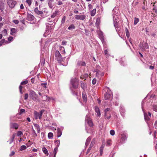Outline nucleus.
<instances>
[{
	"instance_id": "f257e3e1",
	"label": "nucleus",
	"mask_w": 157,
	"mask_h": 157,
	"mask_svg": "<svg viewBox=\"0 0 157 157\" xmlns=\"http://www.w3.org/2000/svg\"><path fill=\"white\" fill-rule=\"evenodd\" d=\"M72 88L76 89L78 88L79 84L78 80L76 78H72L70 81Z\"/></svg>"
},
{
	"instance_id": "f03ea898",
	"label": "nucleus",
	"mask_w": 157,
	"mask_h": 157,
	"mask_svg": "<svg viewBox=\"0 0 157 157\" xmlns=\"http://www.w3.org/2000/svg\"><path fill=\"white\" fill-rule=\"evenodd\" d=\"M45 110L44 109L41 110L39 113L35 111L34 112V116L36 119H40L43 113L44 112Z\"/></svg>"
},
{
	"instance_id": "7ed1b4c3",
	"label": "nucleus",
	"mask_w": 157,
	"mask_h": 157,
	"mask_svg": "<svg viewBox=\"0 0 157 157\" xmlns=\"http://www.w3.org/2000/svg\"><path fill=\"white\" fill-rule=\"evenodd\" d=\"M143 101H142V109L143 112L144 113V119L145 121L147 123V124L148 126H149V124L148 123V121L149 120L150 117H151V114L150 112H148V115L147 114L145 113L144 111L143 107L144 105L143 104Z\"/></svg>"
},
{
	"instance_id": "20e7f679",
	"label": "nucleus",
	"mask_w": 157,
	"mask_h": 157,
	"mask_svg": "<svg viewBox=\"0 0 157 157\" xmlns=\"http://www.w3.org/2000/svg\"><path fill=\"white\" fill-rule=\"evenodd\" d=\"M29 96L34 101H40V100L37 97V94L34 91L31 90L29 93Z\"/></svg>"
},
{
	"instance_id": "39448f33",
	"label": "nucleus",
	"mask_w": 157,
	"mask_h": 157,
	"mask_svg": "<svg viewBox=\"0 0 157 157\" xmlns=\"http://www.w3.org/2000/svg\"><path fill=\"white\" fill-rule=\"evenodd\" d=\"M115 16L113 15V21L114 27L116 29V31L117 32H119L121 31V29L120 27L118 25L117 23V19H115Z\"/></svg>"
},
{
	"instance_id": "423d86ee",
	"label": "nucleus",
	"mask_w": 157,
	"mask_h": 157,
	"mask_svg": "<svg viewBox=\"0 0 157 157\" xmlns=\"http://www.w3.org/2000/svg\"><path fill=\"white\" fill-rule=\"evenodd\" d=\"M53 26L51 27V26H49L48 25L47 26L46 32L44 34V36H45L47 35H49L53 31Z\"/></svg>"
},
{
	"instance_id": "0eeeda50",
	"label": "nucleus",
	"mask_w": 157,
	"mask_h": 157,
	"mask_svg": "<svg viewBox=\"0 0 157 157\" xmlns=\"http://www.w3.org/2000/svg\"><path fill=\"white\" fill-rule=\"evenodd\" d=\"M85 121L90 126L92 127L93 126V124L91 119L88 115H86L85 117Z\"/></svg>"
},
{
	"instance_id": "6e6552de",
	"label": "nucleus",
	"mask_w": 157,
	"mask_h": 157,
	"mask_svg": "<svg viewBox=\"0 0 157 157\" xmlns=\"http://www.w3.org/2000/svg\"><path fill=\"white\" fill-rule=\"evenodd\" d=\"M7 3L10 7L11 8H13L16 4L15 1L12 0H8Z\"/></svg>"
},
{
	"instance_id": "1a4fd4ad",
	"label": "nucleus",
	"mask_w": 157,
	"mask_h": 157,
	"mask_svg": "<svg viewBox=\"0 0 157 157\" xmlns=\"http://www.w3.org/2000/svg\"><path fill=\"white\" fill-rule=\"evenodd\" d=\"M55 57L56 60L58 61H61L62 58L61 55L58 50L56 51Z\"/></svg>"
},
{
	"instance_id": "9d476101",
	"label": "nucleus",
	"mask_w": 157,
	"mask_h": 157,
	"mask_svg": "<svg viewBox=\"0 0 157 157\" xmlns=\"http://www.w3.org/2000/svg\"><path fill=\"white\" fill-rule=\"evenodd\" d=\"M34 12H35V13L37 14L40 15L41 17L43 18H44V17L45 16H44V15H43V12L42 11H40L38 10V8H35L34 10Z\"/></svg>"
},
{
	"instance_id": "9b49d317",
	"label": "nucleus",
	"mask_w": 157,
	"mask_h": 157,
	"mask_svg": "<svg viewBox=\"0 0 157 157\" xmlns=\"http://www.w3.org/2000/svg\"><path fill=\"white\" fill-rule=\"evenodd\" d=\"M110 110V108H107L105 110V117L106 119H109L111 117V115L110 114H109V116L108 117L106 116L107 115L109 114V113L108 112Z\"/></svg>"
},
{
	"instance_id": "f8f14e48",
	"label": "nucleus",
	"mask_w": 157,
	"mask_h": 157,
	"mask_svg": "<svg viewBox=\"0 0 157 157\" xmlns=\"http://www.w3.org/2000/svg\"><path fill=\"white\" fill-rule=\"evenodd\" d=\"M19 125L15 123H11L10 124V128H11L17 129L19 127Z\"/></svg>"
},
{
	"instance_id": "ddd939ff",
	"label": "nucleus",
	"mask_w": 157,
	"mask_h": 157,
	"mask_svg": "<svg viewBox=\"0 0 157 157\" xmlns=\"http://www.w3.org/2000/svg\"><path fill=\"white\" fill-rule=\"evenodd\" d=\"M75 18L77 20H83L86 18V16L84 15H75Z\"/></svg>"
},
{
	"instance_id": "4468645a",
	"label": "nucleus",
	"mask_w": 157,
	"mask_h": 157,
	"mask_svg": "<svg viewBox=\"0 0 157 157\" xmlns=\"http://www.w3.org/2000/svg\"><path fill=\"white\" fill-rule=\"evenodd\" d=\"M35 17L33 15L31 14H28L27 19L29 21H32L34 20Z\"/></svg>"
},
{
	"instance_id": "2eb2a0df",
	"label": "nucleus",
	"mask_w": 157,
	"mask_h": 157,
	"mask_svg": "<svg viewBox=\"0 0 157 157\" xmlns=\"http://www.w3.org/2000/svg\"><path fill=\"white\" fill-rule=\"evenodd\" d=\"M142 45V46H140V47L143 50L145 49H148L149 48L148 44L147 43H145L144 44Z\"/></svg>"
},
{
	"instance_id": "dca6fc26",
	"label": "nucleus",
	"mask_w": 157,
	"mask_h": 157,
	"mask_svg": "<svg viewBox=\"0 0 157 157\" xmlns=\"http://www.w3.org/2000/svg\"><path fill=\"white\" fill-rule=\"evenodd\" d=\"M95 112L97 113V116L98 117H100L101 116L100 111L98 107L96 106L95 107Z\"/></svg>"
},
{
	"instance_id": "f3484780",
	"label": "nucleus",
	"mask_w": 157,
	"mask_h": 157,
	"mask_svg": "<svg viewBox=\"0 0 157 157\" xmlns=\"http://www.w3.org/2000/svg\"><path fill=\"white\" fill-rule=\"evenodd\" d=\"M96 72V76L98 78L101 77L104 75V73L101 72L99 70H97Z\"/></svg>"
},
{
	"instance_id": "a211bd4d",
	"label": "nucleus",
	"mask_w": 157,
	"mask_h": 157,
	"mask_svg": "<svg viewBox=\"0 0 157 157\" xmlns=\"http://www.w3.org/2000/svg\"><path fill=\"white\" fill-rule=\"evenodd\" d=\"M111 97V95L110 94L107 93L105 94L104 95V98L105 100L109 99H110Z\"/></svg>"
},
{
	"instance_id": "6ab92c4d",
	"label": "nucleus",
	"mask_w": 157,
	"mask_h": 157,
	"mask_svg": "<svg viewBox=\"0 0 157 157\" xmlns=\"http://www.w3.org/2000/svg\"><path fill=\"white\" fill-rule=\"evenodd\" d=\"M15 136V134L14 133L12 137L8 141V142H9L10 144H11L13 142Z\"/></svg>"
},
{
	"instance_id": "aec40b11",
	"label": "nucleus",
	"mask_w": 157,
	"mask_h": 157,
	"mask_svg": "<svg viewBox=\"0 0 157 157\" xmlns=\"http://www.w3.org/2000/svg\"><path fill=\"white\" fill-rule=\"evenodd\" d=\"M33 125L35 129L37 130V133H39L40 131V128L38 124H34Z\"/></svg>"
},
{
	"instance_id": "412c9836",
	"label": "nucleus",
	"mask_w": 157,
	"mask_h": 157,
	"mask_svg": "<svg viewBox=\"0 0 157 157\" xmlns=\"http://www.w3.org/2000/svg\"><path fill=\"white\" fill-rule=\"evenodd\" d=\"M4 9V3L2 2H0V10L1 12H2L3 11Z\"/></svg>"
},
{
	"instance_id": "4be33fe9",
	"label": "nucleus",
	"mask_w": 157,
	"mask_h": 157,
	"mask_svg": "<svg viewBox=\"0 0 157 157\" xmlns=\"http://www.w3.org/2000/svg\"><path fill=\"white\" fill-rule=\"evenodd\" d=\"M105 147V144H102L100 148V155H101L103 154V150Z\"/></svg>"
},
{
	"instance_id": "5701e85b",
	"label": "nucleus",
	"mask_w": 157,
	"mask_h": 157,
	"mask_svg": "<svg viewBox=\"0 0 157 157\" xmlns=\"http://www.w3.org/2000/svg\"><path fill=\"white\" fill-rule=\"evenodd\" d=\"M58 13V11L57 10L55 11L54 12L53 14L51 16V18H53L56 17L57 16V15Z\"/></svg>"
},
{
	"instance_id": "b1692460",
	"label": "nucleus",
	"mask_w": 157,
	"mask_h": 157,
	"mask_svg": "<svg viewBox=\"0 0 157 157\" xmlns=\"http://www.w3.org/2000/svg\"><path fill=\"white\" fill-rule=\"evenodd\" d=\"M77 64L79 66H85L86 65L85 63L82 61H78Z\"/></svg>"
},
{
	"instance_id": "393cba45",
	"label": "nucleus",
	"mask_w": 157,
	"mask_h": 157,
	"mask_svg": "<svg viewBox=\"0 0 157 157\" xmlns=\"http://www.w3.org/2000/svg\"><path fill=\"white\" fill-rule=\"evenodd\" d=\"M91 140V138L90 137H89L87 138V139L86 143H85V146L86 147L89 144L90 142V141Z\"/></svg>"
},
{
	"instance_id": "a878e982",
	"label": "nucleus",
	"mask_w": 157,
	"mask_h": 157,
	"mask_svg": "<svg viewBox=\"0 0 157 157\" xmlns=\"http://www.w3.org/2000/svg\"><path fill=\"white\" fill-rule=\"evenodd\" d=\"M96 10L95 9H94L90 12V13L91 16H94L95 14Z\"/></svg>"
},
{
	"instance_id": "bb28decb",
	"label": "nucleus",
	"mask_w": 157,
	"mask_h": 157,
	"mask_svg": "<svg viewBox=\"0 0 157 157\" xmlns=\"http://www.w3.org/2000/svg\"><path fill=\"white\" fill-rule=\"evenodd\" d=\"M43 12V15H44V16H45L46 15V16L44 17H47L48 15V12L47 9H44V10Z\"/></svg>"
},
{
	"instance_id": "cd10ccee",
	"label": "nucleus",
	"mask_w": 157,
	"mask_h": 157,
	"mask_svg": "<svg viewBox=\"0 0 157 157\" xmlns=\"http://www.w3.org/2000/svg\"><path fill=\"white\" fill-rule=\"evenodd\" d=\"M57 137H60L62 135V132L61 131L60 129L59 128L57 129Z\"/></svg>"
},
{
	"instance_id": "c85d7f7f",
	"label": "nucleus",
	"mask_w": 157,
	"mask_h": 157,
	"mask_svg": "<svg viewBox=\"0 0 157 157\" xmlns=\"http://www.w3.org/2000/svg\"><path fill=\"white\" fill-rule=\"evenodd\" d=\"M42 151L46 155L48 156V151L47 149L44 147L42 148Z\"/></svg>"
},
{
	"instance_id": "c756f323",
	"label": "nucleus",
	"mask_w": 157,
	"mask_h": 157,
	"mask_svg": "<svg viewBox=\"0 0 157 157\" xmlns=\"http://www.w3.org/2000/svg\"><path fill=\"white\" fill-rule=\"evenodd\" d=\"M82 98L84 101L86 102V95L85 92L82 93Z\"/></svg>"
},
{
	"instance_id": "7c9ffc66",
	"label": "nucleus",
	"mask_w": 157,
	"mask_h": 157,
	"mask_svg": "<svg viewBox=\"0 0 157 157\" xmlns=\"http://www.w3.org/2000/svg\"><path fill=\"white\" fill-rule=\"evenodd\" d=\"M99 37L100 40H101L102 42V43L103 44H104V43H105L104 42V37L103 35H99Z\"/></svg>"
},
{
	"instance_id": "2f4dec72",
	"label": "nucleus",
	"mask_w": 157,
	"mask_h": 157,
	"mask_svg": "<svg viewBox=\"0 0 157 157\" xmlns=\"http://www.w3.org/2000/svg\"><path fill=\"white\" fill-rule=\"evenodd\" d=\"M117 11V10L115 8L113 10V15L115 16V19H117V16L116 15V12Z\"/></svg>"
},
{
	"instance_id": "473e14b6",
	"label": "nucleus",
	"mask_w": 157,
	"mask_h": 157,
	"mask_svg": "<svg viewBox=\"0 0 157 157\" xmlns=\"http://www.w3.org/2000/svg\"><path fill=\"white\" fill-rule=\"evenodd\" d=\"M75 28V27L73 24H71L68 27V29L69 30L74 29Z\"/></svg>"
},
{
	"instance_id": "72a5a7b5",
	"label": "nucleus",
	"mask_w": 157,
	"mask_h": 157,
	"mask_svg": "<svg viewBox=\"0 0 157 157\" xmlns=\"http://www.w3.org/2000/svg\"><path fill=\"white\" fill-rule=\"evenodd\" d=\"M53 134L52 132H49L48 134V137L49 139H52L53 138Z\"/></svg>"
},
{
	"instance_id": "f704fd0d",
	"label": "nucleus",
	"mask_w": 157,
	"mask_h": 157,
	"mask_svg": "<svg viewBox=\"0 0 157 157\" xmlns=\"http://www.w3.org/2000/svg\"><path fill=\"white\" fill-rule=\"evenodd\" d=\"M125 31H126V36L128 38H129V36H130L128 30V29L126 28H125Z\"/></svg>"
},
{
	"instance_id": "c9c22d12",
	"label": "nucleus",
	"mask_w": 157,
	"mask_h": 157,
	"mask_svg": "<svg viewBox=\"0 0 157 157\" xmlns=\"http://www.w3.org/2000/svg\"><path fill=\"white\" fill-rule=\"evenodd\" d=\"M32 0H26V2L28 4L29 6H30L32 2Z\"/></svg>"
},
{
	"instance_id": "e433bc0d",
	"label": "nucleus",
	"mask_w": 157,
	"mask_h": 157,
	"mask_svg": "<svg viewBox=\"0 0 157 157\" xmlns=\"http://www.w3.org/2000/svg\"><path fill=\"white\" fill-rule=\"evenodd\" d=\"M1 33L2 35H3L4 36H6L7 34V30L6 29H4L2 32Z\"/></svg>"
},
{
	"instance_id": "4c0bfd02",
	"label": "nucleus",
	"mask_w": 157,
	"mask_h": 157,
	"mask_svg": "<svg viewBox=\"0 0 157 157\" xmlns=\"http://www.w3.org/2000/svg\"><path fill=\"white\" fill-rule=\"evenodd\" d=\"M32 129L33 130L32 134L33 135V136L35 137H36L37 136V135L35 131L34 130L33 127H32Z\"/></svg>"
},
{
	"instance_id": "58836bf2",
	"label": "nucleus",
	"mask_w": 157,
	"mask_h": 157,
	"mask_svg": "<svg viewBox=\"0 0 157 157\" xmlns=\"http://www.w3.org/2000/svg\"><path fill=\"white\" fill-rule=\"evenodd\" d=\"M45 98L43 100L44 101H45L46 100H48V101L51 100H54V99L53 98H50L49 97H47V96H45Z\"/></svg>"
},
{
	"instance_id": "ea45409f",
	"label": "nucleus",
	"mask_w": 157,
	"mask_h": 157,
	"mask_svg": "<svg viewBox=\"0 0 157 157\" xmlns=\"http://www.w3.org/2000/svg\"><path fill=\"white\" fill-rule=\"evenodd\" d=\"M49 1L48 2V6L49 7L52 9L53 7V5H52V4L51 2H50V1H51V2H53V0H49Z\"/></svg>"
},
{
	"instance_id": "a19ab883",
	"label": "nucleus",
	"mask_w": 157,
	"mask_h": 157,
	"mask_svg": "<svg viewBox=\"0 0 157 157\" xmlns=\"http://www.w3.org/2000/svg\"><path fill=\"white\" fill-rule=\"evenodd\" d=\"M16 32V30L15 28H12L11 30L10 34L13 35V33H14Z\"/></svg>"
},
{
	"instance_id": "79ce46f5",
	"label": "nucleus",
	"mask_w": 157,
	"mask_h": 157,
	"mask_svg": "<svg viewBox=\"0 0 157 157\" xmlns=\"http://www.w3.org/2000/svg\"><path fill=\"white\" fill-rule=\"evenodd\" d=\"M23 133L21 131H18L17 133V136H18L21 137L23 135Z\"/></svg>"
},
{
	"instance_id": "37998d69",
	"label": "nucleus",
	"mask_w": 157,
	"mask_h": 157,
	"mask_svg": "<svg viewBox=\"0 0 157 157\" xmlns=\"http://www.w3.org/2000/svg\"><path fill=\"white\" fill-rule=\"evenodd\" d=\"M139 21V19L138 18L135 17L134 21V24L136 25Z\"/></svg>"
},
{
	"instance_id": "c03bdc74",
	"label": "nucleus",
	"mask_w": 157,
	"mask_h": 157,
	"mask_svg": "<svg viewBox=\"0 0 157 157\" xmlns=\"http://www.w3.org/2000/svg\"><path fill=\"white\" fill-rule=\"evenodd\" d=\"M105 55L106 56V57L107 58L108 57L109 54L108 53V52L107 49H105L104 51Z\"/></svg>"
},
{
	"instance_id": "a18cd8bd",
	"label": "nucleus",
	"mask_w": 157,
	"mask_h": 157,
	"mask_svg": "<svg viewBox=\"0 0 157 157\" xmlns=\"http://www.w3.org/2000/svg\"><path fill=\"white\" fill-rule=\"evenodd\" d=\"M59 48L60 49V50H62V54H65V53L64 48V47L63 46H60L59 47Z\"/></svg>"
},
{
	"instance_id": "49530a36",
	"label": "nucleus",
	"mask_w": 157,
	"mask_h": 157,
	"mask_svg": "<svg viewBox=\"0 0 157 157\" xmlns=\"http://www.w3.org/2000/svg\"><path fill=\"white\" fill-rule=\"evenodd\" d=\"M71 89L72 90V92L73 94L75 95H77L78 94V93L75 91H74L72 89V88L71 87H70Z\"/></svg>"
},
{
	"instance_id": "de8ad7c7",
	"label": "nucleus",
	"mask_w": 157,
	"mask_h": 157,
	"mask_svg": "<svg viewBox=\"0 0 157 157\" xmlns=\"http://www.w3.org/2000/svg\"><path fill=\"white\" fill-rule=\"evenodd\" d=\"M57 151H58V147H56L54 149V151H53V152L54 154V157H55V156H56V154L57 152Z\"/></svg>"
},
{
	"instance_id": "09e8293b",
	"label": "nucleus",
	"mask_w": 157,
	"mask_h": 157,
	"mask_svg": "<svg viewBox=\"0 0 157 157\" xmlns=\"http://www.w3.org/2000/svg\"><path fill=\"white\" fill-rule=\"evenodd\" d=\"M111 140H108L107 141V145L108 146H110L111 144Z\"/></svg>"
},
{
	"instance_id": "8fccbe9b",
	"label": "nucleus",
	"mask_w": 157,
	"mask_h": 157,
	"mask_svg": "<svg viewBox=\"0 0 157 157\" xmlns=\"http://www.w3.org/2000/svg\"><path fill=\"white\" fill-rule=\"evenodd\" d=\"M27 147H26L25 145H22L21 147L20 150L22 151L26 149Z\"/></svg>"
},
{
	"instance_id": "3c124183",
	"label": "nucleus",
	"mask_w": 157,
	"mask_h": 157,
	"mask_svg": "<svg viewBox=\"0 0 157 157\" xmlns=\"http://www.w3.org/2000/svg\"><path fill=\"white\" fill-rule=\"evenodd\" d=\"M95 144V140H92L91 141V144L90 145V147H92Z\"/></svg>"
},
{
	"instance_id": "603ef678",
	"label": "nucleus",
	"mask_w": 157,
	"mask_h": 157,
	"mask_svg": "<svg viewBox=\"0 0 157 157\" xmlns=\"http://www.w3.org/2000/svg\"><path fill=\"white\" fill-rule=\"evenodd\" d=\"M28 82V81L25 80V81H22L21 82V85H24L26 84Z\"/></svg>"
},
{
	"instance_id": "864d4df0",
	"label": "nucleus",
	"mask_w": 157,
	"mask_h": 157,
	"mask_svg": "<svg viewBox=\"0 0 157 157\" xmlns=\"http://www.w3.org/2000/svg\"><path fill=\"white\" fill-rule=\"evenodd\" d=\"M66 20V17L65 16H64L63 17L61 20V24H63L65 22V21Z\"/></svg>"
},
{
	"instance_id": "5fc2aeb1",
	"label": "nucleus",
	"mask_w": 157,
	"mask_h": 157,
	"mask_svg": "<svg viewBox=\"0 0 157 157\" xmlns=\"http://www.w3.org/2000/svg\"><path fill=\"white\" fill-rule=\"evenodd\" d=\"M110 133L111 135L112 136H114L115 134V132L114 130H112L110 131Z\"/></svg>"
},
{
	"instance_id": "6e6d98bb",
	"label": "nucleus",
	"mask_w": 157,
	"mask_h": 157,
	"mask_svg": "<svg viewBox=\"0 0 157 157\" xmlns=\"http://www.w3.org/2000/svg\"><path fill=\"white\" fill-rule=\"evenodd\" d=\"M55 142L56 143V147H58L59 145L60 140H56Z\"/></svg>"
},
{
	"instance_id": "4d7b16f0",
	"label": "nucleus",
	"mask_w": 157,
	"mask_h": 157,
	"mask_svg": "<svg viewBox=\"0 0 157 157\" xmlns=\"http://www.w3.org/2000/svg\"><path fill=\"white\" fill-rule=\"evenodd\" d=\"M153 110L155 112H157V105H155L153 106Z\"/></svg>"
},
{
	"instance_id": "13d9d810",
	"label": "nucleus",
	"mask_w": 157,
	"mask_h": 157,
	"mask_svg": "<svg viewBox=\"0 0 157 157\" xmlns=\"http://www.w3.org/2000/svg\"><path fill=\"white\" fill-rule=\"evenodd\" d=\"M88 8L89 10L92 9L93 8V5L91 4H89Z\"/></svg>"
},
{
	"instance_id": "bf43d9fd",
	"label": "nucleus",
	"mask_w": 157,
	"mask_h": 157,
	"mask_svg": "<svg viewBox=\"0 0 157 157\" xmlns=\"http://www.w3.org/2000/svg\"><path fill=\"white\" fill-rule=\"evenodd\" d=\"M29 95L28 94H25V95L24 99L25 100H27L28 99Z\"/></svg>"
},
{
	"instance_id": "052dcab7",
	"label": "nucleus",
	"mask_w": 157,
	"mask_h": 157,
	"mask_svg": "<svg viewBox=\"0 0 157 157\" xmlns=\"http://www.w3.org/2000/svg\"><path fill=\"white\" fill-rule=\"evenodd\" d=\"M46 85L47 83H42L41 84V86H43L45 88H47Z\"/></svg>"
},
{
	"instance_id": "680f3d73",
	"label": "nucleus",
	"mask_w": 157,
	"mask_h": 157,
	"mask_svg": "<svg viewBox=\"0 0 157 157\" xmlns=\"http://www.w3.org/2000/svg\"><path fill=\"white\" fill-rule=\"evenodd\" d=\"M81 87L83 89L85 87V84L82 82H81Z\"/></svg>"
},
{
	"instance_id": "e2e57ef3",
	"label": "nucleus",
	"mask_w": 157,
	"mask_h": 157,
	"mask_svg": "<svg viewBox=\"0 0 157 157\" xmlns=\"http://www.w3.org/2000/svg\"><path fill=\"white\" fill-rule=\"evenodd\" d=\"M91 147H89V148H88V149L87 150V151L86 153V154H88L90 151V150H91Z\"/></svg>"
},
{
	"instance_id": "0e129e2a",
	"label": "nucleus",
	"mask_w": 157,
	"mask_h": 157,
	"mask_svg": "<svg viewBox=\"0 0 157 157\" xmlns=\"http://www.w3.org/2000/svg\"><path fill=\"white\" fill-rule=\"evenodd\" d=\"M96 82V78H94L92 80V83L94 85Z\"/></svg>"
},
{
	"instance_id": "69168bd1",
	"label": "nucleus",
	"mask_w": 157,
	"mask_h": 157,
	"mask_svg": "<svg viewBox=\"0 0 157 157\" xmlns=\"http://www.w3.org/2000/svg\"><path fill=\"white\" fill-rule=\"evenodd\" d=\"M13 22L16 24H17L19 23V21L18 20H14Z\"/></svg>"
},
{
	"instance_id": "338daca9",
	"label": "nucleus",
	"mask_w": 157,
	"mask_h": 157,
	"mask_svg": "<svg viewBox=\"0 0 157 157\" xmlns=\"http://www.w3.org/2000/svg\"><path fill=\"white\" fill-rule=\"evenodd\" d=\"M67 42L66 41H63L62 42V44L63 45H65L67 44Z\"/></svg>"
},
{
	"instance_id": "774afa93",
	"label": "nucleus",
	"mask_w": 157,
	"mask_h": 157,
	"mask_svg": "<svg viewBox=\"0 0 157 157\" xmlns=\"http://www.w3.org/2000/svg\"><path fill=\"white\" fill-rule=\"evenodd\" d=\"M154 126L156 129H157V121H155L154 124Z\"/></svg>"
}]
</instances>
